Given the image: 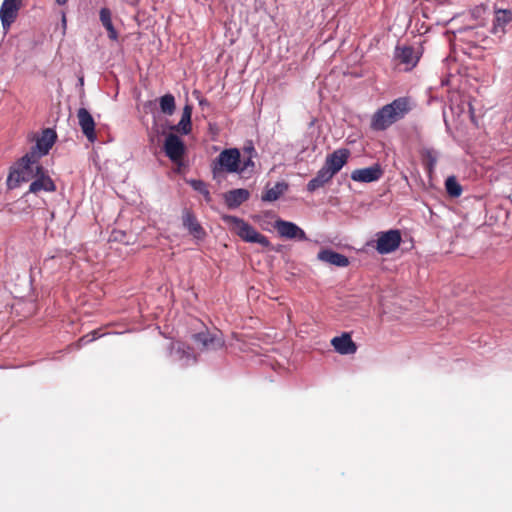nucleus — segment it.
<instances>
[{"label": "nucleus", "instance_id": "obj_38", "mask_svg": "<svg viewBox=\"0 0 512 512\" xmlns=\"http://www.w3.org/2000/svg\"><path fill=\"white\" fill-rule=\"evenodd\" d=\"M58 5H65L68 0H55Z\"/></svg>", "mask_w": 512, "mask_h": 512}, {"label": "nucleus", "instance_id": "obj_1", "mask_svg": "<svg viewBox=\"0 0 512 512\" xmlns=\"http://www.w3.org/2000/svg\"><path fill=\"white\" fill-rule=\"evenodd\" d=\"M411 110L410 100L400 97L378 109L372 116L371 128L375 131H383L398 120L405 117Z\"/></svg>", "mask_w": 512, "mask_h": 512}, {"label": "nucleus", "instance_id": "obj_30", "mask_svg": "<svg viewBox=\"0 0 512 512\" xmlns=\"http://www.w3.org/2000/svg\"><path fill=\"white\" fill-rule=\"evenodd\" d=\"M99 16H100V21H101L102 25L105 27V29L111 28V26H113L112 19H111V11L108 8H106V7L101 8Z\"/></svg>", "mask_w": 512, "mask_h": 512}, {"label": "nucleus", "instance_id": "obj_39", "mask_svg": "<svg viewBox=\"0 0 512 512\" xmlns=\"http://www.w3.org/2000/svg\"><path fill=\"white\" fill-rule=\"evenodd\" d=\"M79 83H81V85H83V78H80Z\"/></svg>", "mask_w": 512, "mask_h": 512}, {"label": "nucleus", "instance_id": "obj_34", "mask_svg": "<svg viewBox=\"0 0 512 512\" xmlns=\"http://www.w3.org/2000/svg\"><path fill=\"white\" fill-rule=\"evenodd\" d=\"M106 30L108 31L110 39H112V40H116L117 39V32H116L114 26H111V28H108Z\"/></svg>", "mask_w": 512, "mask_h": 512}, {"label": "nucleus", "instance_id": "obj_15", "mask_svg": "<svg viewBox=\"0 0 512 512\" xmlns=\"http://www.w3.org/2000/svg\"><path fill=\"white\" fill-rule=\"evenodd\" d=\"M77 117L82 133L90 142H94L96 140L95 121L91 113L85 108H80Z\"/></svg>", "mask_w": 512, "mask_h": 512}, {"label": "nucleus", "instance_id": "obj_28", "mask_svg": "<svg viewBox=\"0 0 512 512\" xmlns=\"http://www.w3.org/2000/svg\"><path fill=\"white\" fill-rule=\"evenodd\" d=\"M447 193L452 197H459L462 193V187L454 176H450L445 181Z\"/></svg>", "mask_w": 512, "mask_h": 512}, {"label": "nucleus", "instance_id": "obj_6", "mask_svg": "<svg viewBox=\"0 0 512 512\" xmlns=\"http://www.w3.org/2000/svg\"><path fill=\"white\" fill-rule=\"evenodd\" d=\"M375 249L381 255H386L398 249L401 243V233L397 229L381 231L376 234Z\"/></svg>", "mask_w": 512, "mask_h": 512}, {"label": "nucleus", "instance_id": "obj_9", "mask_svg": "<svg viewBox=\"0 0 512 512\" xmlns=\"http://www.w3.org/2000/svg\"><path fill=\"white\" fill-rule=\"evenodd\" d=\"M274 228L281 238L298 241L308 240L305 231L294 222L277 219L274 222Z\"/></svg>", "mask_w": 512, "mask_h": 512}, {"label": "nucleus", "instance_id": "obj_3", "mask_svg": "<svg viewBox=\"0 0 512 512\" xmlns=\"http://www.w3.org/2000/svg\"><path fill=\"white\" fill-rule=\"evenodd\" d=\"M222 219L226 224L232 227L237 236H239L243 241L248 243H257L264 248L270 246L269 239L265 235L259 233L252 225L244 221L242 218L233 215H224Z\"/></svg>", "mask_w": 512, "mask_h": 512}, {"label": "nucleus", "instance_id": "obj_37", "mask_svg": "<svg viewBox=\"0 0 512 512\" xmlns=\"http://www.w3.org/2000/svg\"><path fill=\"white\" fill-rule=\"evenodd\" d=\"M62 26H63V29L65 30L66 29V16H65V13H62Z\"/></svg>", "mask_w": 512, "mask_h": 512}, {"label": "nucleus", "instance_id": "obj_7", "mask_svg": "<svg viewBox=\"0 0 512 512\" xmlns=\"http://www.w3.org/2000/svg\"><path fill=\"white\" fill-rule=\"evenodd\" d=\"M169 355L172 361L179 363L182 367H187L197 362V357L191 347L180 341L170 344Z\"/></svg>", "mask_w": 512, "mask_h": 512}, {"label": "nucleus", "instance_id": "obj_4", "mask_svg": "<svg viewBox=\"0 0 512 512\" xmlns=\"http://www.w3.org/2000/svg\"><path fill=\"white\" fill-rule=\"evenodd\" d=\"M240 151L237 148L224 149L211 163V172L214 179H219L224 173H237L240 162Z\"/></svg>", "mask_w": 512, "mask_h": 512}, {"label": "nucleus", "instance_id": "obj_33", "mask_svg": "<svg viewBox=\"0 0 512 512\" xmlns=\"http://www.w3.org/2000/svg\"><path fill=\"white\" fill-rule=\"evenodd\" d=\"M243 153L246 155V157H256L257 152L253 146L252 142H249L247 145L243 147Z\"/></svg>", "mask_w": 512, "mask_h": 512}, {"label": "nucleus", "instance_id": "obj_18", "mask_svg": "<svg viewBox=\"0 0 512 512\" xmlns=\"http://www.w3.org/2000/svg\"><path fill=\"white\" fill-rule=\"evenodd\" d=\"M250 197V192L244 188L233 189L226 192L223 196L224 202L229 209H236L246 202Z\"/></svg>", "mask_w": 512, "mask_h": 512}, {"label": "nucleus", "instance_id": "obj_25", "mask_svg": "<svg viewBox=\"0 0 512 512\" xmlns=\"http://www.w3.org/2000/svg\"><path fill=\"white\" fill-rule=\"evenodd\" d=\"M187 183L192 187L193 190L201 194L207 203L212 201L210 191L207 184L200 179H190Z\"/></svg>", "mask_w": 512, "mask_h": 512}, {"label": "nucleus", "instance_id": "obj_24", "mask_svg": "<svg viewBox=\"0 0 512 512\" xmlns=\"http://www.w3.org/2000/svg\"><path fill=\"white\" fill-rule=\"evenodd\" d=\"M288 189V185L285 182H277L273 187L267 189L262 195L261 199L264 202H273L280 198Z\"/></svg>", "mask_w": 512, "mask_h": 512}, {"label": "nucleus", "instance_id": "obj_12", "mask_svg": "<svg viewBox=\"0 0 512 512\" xmlns=\"http://www.w3.org/2000/svg\"><path fill=\"white\" fill-rule=\"evenodd\" d=\"M383 176V169L376 163L372 166L356 169L351 173V179L360 183H371L378 181Z\"/></svg>", "mask_w": 512, "mask_h": 512}, {"label": "nucleus", "instance_id": "obj_11", "mask_svg": "<svg viewBox=\"0 0 512 512\" xmlns=\"http://www.w3.org/2000/svg\"><path fill=\"white\" fill-rule=\"evenodd\" d=\"M184 142L175 134L170 133L164 142V152L174 163H178L185 154Z\"/></svg>", "mask_w": 512, "mask_h": 512}, {"label": "nucleus", "instance_id": "obj_19", "mask_svg": "<svg viewBox=\"0 0 512 512\" xmlns=\"http://www.w3.org/2000/svg\"><path fill=\"white\" fill-rule=\"evenodd\" d=\"M318 259L322 262L334 265L336 267H347L349 259L344 254L333 251L332 249H322L318 253Z\"/></svg>", "mask_w": 512, "mask_h": 512}, {"label": "nucleus", "instance_id": "obj_22", "mask_svg": "<svg viewBox=\"0 0 512 512\" xmlns=\"http://www.w3.org/2000/svg\"><path fill=\"white\" fill-rule=\"evenodd\" d=\"M512 21V12L507 9H500L495 12L493 32H504L505 27Z\"/></svg>", "mask_w": 512, "mask_h": 512}, {"label": "nucleus", "instance_id": "obj_10", "mask_svg": "<svg viewBox=\"0 0 512 512\" xmlns=\"http://www.w3.org/2000/svg\"><path fill=\"white\" fill-rule=\"evenodd\" d=\"M36 175L29 185V193L38 194L41 191L54 192L56 185L47 171L41 165H36Z\"/></svg>", "mask_w": 512, "mask_h": 512}, {"label": "nucleus", "instance_id": "obj_17", "mask_svg": "<svg viewBox=\"0 0 512 512\" xmlns=\"http://www.w3.org/2000/svg\"><path fill=\"white\" fill-rule=\"evenodd\" d=\"M182 222L184 228H186L196 239L204 238L205 231L191 210L185 209L183 211Z\"/></svg>", "mask_w": 512, "mask_h": 512}, {"label": "nucleus", "instance_id": "obj_2", "mask_svg": "<svg viewBox=\"0 0 512 512\" xmlns=\"http://www.w3.org/2000/svg\"><path fill=\"white\" fill-rule=\"evenodd\" d=\"M36 165H40L39 162L27 153L18 159L9 170V174L6 180L8 189L13 190L18 188L21 184L32 181L36 175Z\"/></svg>", "mask_w": 512, "mask_h": 512}, {"label": "nucleus", "instance_id": "obj_26", "mask_svg": "<svg viewBox=\"0 0 512 512\" xmlns=\"http://www.w3.org/2000/svg\"><path fill=\"white\" fill-rule=\"evenodd\" d=\"M160 109L166 115H172L175 111V98L172 94L168 93L159 99Z\"/></svg>", "mask_w": 512, "mask_h": 512}, {"label": "nucleus", "instance_id": "obj_36", "mask_svg": "<svg viewBox=\"0 0 512 512\" xmlns=\"http://www.w3.org/2000/svg\"><path fill=\"white\" fill-rule=\"evenodd\" d=\"M198 103H199V106H201L202 108L209 105L208 100L204 99V98L199 99Z\"/></svg>", "mask_w": 512, "mask_h": 512}, {"label": "nucleus", "instance_id": "obj_29", "mask_svg": "<svg viewBox=\"0 0 512 512\" xmlns=\"http://www.w3.org/2000/svg\"><path fill=\"white\" fill-rule=\"evenodd\" d=\"M63 257L68 259V256L64 255L62 252L57 255H53L49 258H46L43 262V265L47 269H54V266H55L54 264H56L58 262H59V265H63V262L61 261L63 259Z\"/></svg>", "mask_w": 512, "mask_h": 512}, {"label": "nucleus", "instance_id": "obj_13", "mask_svg": "<svg viewBox=\"0 0 512 512\" xmlns=\"http://www.w3.org/2000/svg\"><path fill=\"white\" fill-rule=\"evenodd\" d=\"M350 152L348 149H338L326 157L323 167L333 176L347 163Z\"/></svg>", "mask_w": 512, "mask_h": 512}, {"label": "nucleus", "instance_id": "obj_32", "mask_svg": "<svg viewBox=\"0 0 512 512\" xmlns=\"http://www.w3.org/2000/svg\"><path fill=\"white\" fill-rule=\"evenodd\" d=\"M177 129L183 134H188L191 130V119L187 118V120H185V117H181Z\"/></svg>", "mask_w": 512, "mask_h": 512}, {"label": "nucleus", "instance_id": "obj_23", "mask_svg": "<svg viewBox=\"0 0 512 512\" xmlns=\"http://www.w3.org/2000/svg\"><path fill=\"white\" fill-rule=\"evenodd\" d=\"M421 156L427 173L429 174V176H431L435 171L439 158V152L433 148H424L421 151Z\"/></svg>", "mask_w": 512, "mask_h": 512}, {"label": "nucleus", "instance_id": "obj_14", "mask_svg": "<svg viewBox=\"0 0 512 512\" xmlns=\"http://www.w3.org/2000/svg\"><path fill=\"white\" fill-rule=\"evenodd\" d=\"M21 0H4L0 9V18L3 27L6 29L15 21Z\"/></svg>", "mask_w": 512, "mask_h": 512}, {"label": "nucleus", "instance_id": "obj_31", "mask_svg": "<svg viewBox=\"0 0 512 512\" xmlns=\"http://www.w3.org/2000/svg\"><path fill=\"white\" fill-rule=\"evenodd\" d=\"M101 336H103V334H99V332L97 330H94L91 333L86 334L83 337H81L79 339V343H80V345H86V344L100 338Z\"/></svg>", "mask_w": 512, "mask_h": 512}, {"label": "nucleus", "instance_id": "obj_5", "mask_svg": "<svg viewBox=\"0 0 512 512\" xmlns=\"http://www.w3.org/2000/svg\"><path fill=\"white\" fill-rule=\"evenodd\" d=\"M56 139L57 134L53 129H44L36 138L35 145L30 148L27 154L39 162L43 156H46L49 153L50 149L55 144Z\"/></svg>", "mask_w": 512, "mask_h": 512}, {"label": "nucleus", "instance_id": "obj_8", "mask_svg": "<svg viewBox=\"0 0 512 512\" xmlns=\"http://www.w3.org/2000/svg\"><path fill=\"white\" fill-rule=\"evenodd\" d=\"M192 339L201 352L218 350L224 346L222 337L208 330L193 334Z\"/></svg>", "mask_w": 512, "mask_h": 512}, {"label": "nucleus", "instance_id": "obj_27", "mask_svg": "<svg viewBox=\"0 0 512 512\" xmlns=\"http://www.w3.org/2000/svg\"><path fill=\"white\" fill-rule=\"evenodd\" d=\"M253 158L254 157H246L243 161L240 160L237 174L241 176H251L255 170Z\"/></svg>", "mask_w": 512, "mask_h": 512}, {"label": "nucleus", "instance_id": "obj_20", "mask_svg": "<svg viewBox=\"0 0 512 512\" xmlns=\"http://www.w3.org/2000/svg\"><path fill=\"white\" fill-rule=\"evenodd\" d=\"M395 58L408 68H413L419 60L414 49L410 46L396 47Z\"/></svg>", "mask_w": 512, "mask_h": 512}, {"label": "nucleus", "instance_id": "obj_21", "mask_svg": "<svg viewBox=\"0 0 512 512\" xmlns=\"http://www.w3.org/2000/svg\"><path fill=\"white\" fill-rule=\"evenodd\" d=\"M333 177L334 176L322 166L316 176L307 183V191H316L327 184Z\"/></svg>", "mask_w": 512, "mask_h": 512}, {"label": "nucleus", "instance_id": "obj_16", "mask_svg": "<svg viewBox=\"0 0 512 512\" xmlns=\"http://www.w3.org/2000/svg\"><path fill=\"white\" fill-rule=\"evenodd\" d=\"M331 345L334 347L335 351L341 355H351L357 351V346L348 333L334 337L331 340Z\"/></svg>", "mask_w": 512, "mask_h": 512}, {"label": "nucleus", "instance_id": "obj_35", "mask_svg": "<svg viewBox=\"0 0 512 512\" xmlns=\"http://www.w3.org/2000/svg\"><path fill=\"white\" fill-rule=\"evenodd\" d=\"M182 117H185V120H187V118L191 119V108L189 106L184 107Z\"/></svg>", "mask_w": 512, "mask_h": 512}]
</instances>
